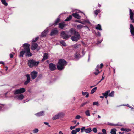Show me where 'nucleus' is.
Masks as SVG:
<instances>
[{
    "label": "nucleus",
    "mask_w": 134,
    "mask_h": 134,
    "mask_svg": "<svg viewBox=\"0 0 134 134\" xmlns=\"http://www.w3.org/2000/svg\"><path fill=\"white\" fill-rule=\"evenodd\" d=\"M60 43L63 46H66V44L64 41V40L60 41Z\"/></svg>",
    "instance_id": "nucleus-26"
},
{
    "label": "nucleus",
    "mask_w": 134,
    "mask_h": 134,
    "mask_svg": "<svg viewBox=\"0 0 134 134\" xmlns=\"http://www.w3.org/2000/svg\"><path fill=\"white\" fill-rule=\"evenodd\" d=\"M103 75H104V74H103V76H102V77L101 79L100 80V81H101L102 80H104V77L103 76Z\"/></svg>",
    "instance_id": "nucleus-58"
},
{
    "label": "nucleus",
    "mask_w": 134,
    "mask_h": 134,
    "mask_svg": "<svg viewBox=\"0 0 134 134\" xmlns=\"http://www.w3.org/2000/svg\"><path fill=\"white\" fill-rule=\"evenodd\" d=\"M0 64H2L3 65H4V63L2 61H1L0 62Z\"/></svg>",
    "instance_id": "nucleus-52"
},
{
    "label": "nucleus",
    "mask_w": 134,
    "mask_h": 134,
    "mask_svg": "<svg viewBox=\"0 0 134 134\" xmlns=\"http://www.w3.org/2000/svg\"><path fill=\"white\" fill-rule=\"evenodd\" d=\"M96 29L99 30H102L100 25L98 24L97 25V26H96L95 27Z\"/></svg>",
    "instance_id": "nucleus-27"
},
{
    "label": "nucleus",
    "mask_w": 134,
    "mask_h": 134,
    "mask_svg": "<svg viewBox=\"0 0 134 134\" xmlns=\"http://www.w3.org/2000/svg\"><path fill=\"white\" fill-rule=\"evenodd\" d=\"M99 104L98 102H94L93 103V105H96L98 106Z\"/></svg>",
    "instance_id": "nucleus-39"
},
{
    "label": "nucleus",
    "mask_w": 134,
    "mask_h": 134,
    "mask_svg": "<svg viewBox=\"0 0 134 134\" xmlns=\"http://www.w3.org/2000/svg\"><path fill=\"white\" fill-rule=\"evenodd\" d=\"M110 92V90H108L105 92V93H102V94L105 97V98H107L108 96V95L109 93Z\"/></svg>",
    "instance_id": "nucleus-21"
},
{
    "label": "nucleus",
    "mask_w": 134,
    "mask_h": 134,
    "mask_svg": "<svg viewBox=\"0 0 134 134\" xmlns=\"http://www.w3.org/2000/svg\"><path fill=\"white\" fill-rule=\"evenodd\" d=\"M104 96H100V98H104Z\"/></svg>",
    "instance_id": "nucleus-61"
},
{
    "label": "nucleus",
    "mask_w": 134,
    "mask_h": 134,
    "mask_svg": "<svg viewBox=\"0 0 134 134\" xmlns=\"http://www.w3.org/2000/svg\"><path fill=\"white\" fill-rule=\"evenodd\" d=\"M85 22L86 23H88L89 24H90V21H88L85 20Z\"/></svg>",
    "instance_id": "nucleus-59"
},
{
    "label": "nucleus",
    "mask_w": 134,
    "mask_h": 134,
    "mask_svg": "<svg viewBox=\"0 0 134 134\" xmlns=\"http://www.w3.org/2000/svg\"><path fill=\"white\" fill-rule=\"evenodd\" d=\"M38 129L36 128L35 129L33 130V132L34 133H37L38 132Z\"/></svg>",
    "instance_id": "nucleus-41"
},
{
    "label": "nucleus",
    "mask_w": 134,
    "mask_h": 134,
    "mask_svg": "<svg viewBox=\"0 0 134 134\" xmlns=\"http://www.w3.org/2000/svg\"><path fill=\"white\" fill-rule=\"evenodd\" d=\"M39 37H37L34 40H33L32 41V42H35L37 40L39 39Z\"/></svg>",
    "instance_id": "nucleus-40"
},
{
    "label": "nucleus",
    "mask_w": 134,
    "mask_h": 134,
    "mask_svg": "<svg viewBox=\"0 0 134 134\" xmlns=\"http://www.w3.org/2000/svg\"><path fill=\"white\" fill-rule=\"evenodd\" d=\"M80 117L81 116H80L78 115L76 116L75 118L77 119H79L80 118Z\"/></svg>",
    "instance_id": "nucleus-49"
},
{
    "label": "nucleus",
    "mask_w": 134,
    "mask_h": 134,
    "mask_svg": "<svg viewBox=\"0 0 134 134\" xmlns=\"http://www.w3.org/2000/svg\"><path fill=\"white\" fill-rule=\"evenodd\" d=\"M103 66V63L100 64V67L98 65L97 66L96 68L95 69L96 72H94V73L95 74V75H97L98 74L100 73V72L99 71V69L100 68V69L102 68Z\"/></svg>",
    "instance_id": "nucleus-7"
},
{
    "label": "nucleus",
    "mask_w": 134,
    "mask_h": 134,
    "mask_svg": "<svg viewBox=\"0 0 134 134\" xmlns=\"http://www.w3.org/2000/svg\"><path fill=\"white\" fill-rule=\"evenodd\" d=\"M76 131L75 130H73L71 131V133L72 134H76Z\"/></svg>",
    "instance_id": "nucleus-42"
},
{
    "label": "nucleus",
    "mask_w": 134,
    "mask_h": 134,
    "mask_svg": "<svg viewBox=\"0 0 134 134\" xmlns=\"http://www.w3.org/2000/svg\"><path fill=\"white\" fill-rule=\"evenodd\" d=\"M1 2L2 4L5 6L8 5V3L6 2L5 0H1Z\"/></svg>",
    "instance_id": "nucleus-25"
},
{
    "label": "nucleus",
    "mask_w": 134,
    "mask_h": 134,
    "mask_svg": "<svg viewBox=\"0 0 134 134\" xmlns=\"http://www.w3.org/2000/svg\"><path fill=\"white\" fill-rule=\"evenodd\" d=\"M43 112H41L39 113H37L36 114V115L38 116H40L42 115L43 114Z\"/></svg>",
    "instance_id": "nucleus-28"
},
{
    "label": "nucleus",
    "mask_w": 134,
    "mask_h": 134,
    "mask_svg": "<svg viewBox=\"0 0 134 134\" xmlns=\"http://www.w3.org/2000/svg\"><path fill=\"white\" fill-rule=\"evenodd\" d=\"M59 134H63L62 132L61 131H60L59 132Z\"/></svg>",
    "instance_id": "nucleus-63"
},
{
    "label": "nucleus",
    "mask_w": 134,
    "mask_h": 134,
    "mask_svg": "<svg viewBox=\"0 0 134 134\" xmlns=\"http://www.w3.org/2000/svg\"><path fill=\"white\" fill-rule=\"evenodd\" d=\"M48 57V55L47 53H44L43 56V58L42 60V61L43 62L46 59H47Z\"/></svg>",
    "instance_id": "nucleus-17"
},
{
    "label": "nucleus",
    "mask_w": 134,
    "mask_h": 134,
    "mask_svg": "<svg viewBox=\"0 0 134 134\" xmlns=\"http://www.w3.org/2000/svg\"><path fill=\"white\" fill-rule=\"evenodd\" d=\"M30 45L27 43H25L23 44L22 47L24 49L20 52V57H23L24 54L25 56L28 57H31L32 55V53L30 52Z\"/></svg>",
    "instance_id": "nucleus-1"
},
{
    "label": "nucleus",
    "mask_w": 134,
    "mask_h": 134,
    "mask_svg": "<svg viewBox=\"0 0 134 134\" xmlns=\"http://www.w3.org/2000/svg\"><path fill=\"white\" fill-rule=\"evenodd\" d=\"M79 53L78 52H76L75 54V58H79Z\"/></svg>",
    "instance_id": "nucleus-36"
},
{
    "label": "nucleus",
    "mask_w": 134,
    "mask_h": 134,
    "mask_svg": "<svg viewBox=\"0 0 134 134\" xmlns=\"http://www.w3.org/2000/svg\"><path fill=\"white\" fill-rule=\"evenodd\" d=\"M72 15L74 17L78 19H80L81 17L79 15V14H77V13H73L72 14Z\"/></svg>",
    "instance_id": "nucleus-20"
},
{
    "label": "nucleus",
    "mask_w": 134,
    "mask_h": 134,
    "mask_svg": "<svg viewBox=\"0 0 134 134\" xmlns=\"http://www.w3.org/2000/svg\"><path fill=\"white\" fill-rule=\"evenodd\" d=\"M65 116V114L63 112H60L55 115L52 118L53 120H56L59 118H63Z\"/></svg>",
    "instance_id": "nucleus-6"
},
{
    "label": "nucleus",
    "mask_w": 134,
    "mask_h": 134,
    "mask_svg": "<svg viewBox=\"0 0 134 134\" xmlns=\"http://www.w3.org/2000/svg\"><path fill=\"white\" fill-rule=\"evenodd\" d=\"M103 134H106V130L105 129H103L102 130Z\"/></svg>",
    "instance_id": "nucleus-43"
},
{
    "label": "nucleus",
    "mask_w": 134,
    "mask_h": 134,
    "mask_svg": "<svg viewBox=\"0 0 134 134\" xmlns=\"http://www.w3.org/2000/svg\"><path fill=\"white\" fill-rule=\"evenodd\" d=\"M58 32V31L57 30V28H55L52 29L50 34L51 36H55L56 35Z\"/></svg>",
    "instance_id": "nucleus-11"
},
{
    "label": "nucleus",
    "mask_w": 134,
    "mask_h": 134,
    "mask_svg": "<svg viewBox=\"0 0 134 134\" xmlns=\"http://www.w3.org/2000/svg\"><path fill=\"white\" fill-rule=\"evenodd\" d=\"M100 12V11L99 10L97 9L94 11V14L96 15H98V14Z\"/></svg>",
    "instance_id": "nucleus-33"
},
{
    "label": "nucleus",
    "mask_w": 134,
    "mask_h": 134,
    "mask_svg": "<svg viewBox=\"0 0 134 134\" xmlns=\"http://www.w3.org/2000/svg\"><path fill=\"white\" fill-rule=\"evenodd\" d=\"M90 101H86V102L83 103L82 104L80 105V107H82L85 105L86 104H88L89 103Z\"/></svg>",
    "instance_id": "nucleus-31"
},
{
    "label": "nucleus",
    "mask_w": 134,
    "mask_h": 134,
    "mask_svg": "<svg viewBox=\"0 0 134 134\" xmlns=\"http://www.w3.org/2000/svg\"><path fill=\"white\" fill-rule=\"evenodd\" d=\"M86 98H87V97H89V93H88L87 92V93L86 94Z\"/></svg>",
    "instance_id": "nucleus-56"
},
{
    "label": "nucleus",
    "mask_w": 134,
    "mask_h": 134,
    "mask_svg": "<svg viewBox=\"0 0 134 134\" xmlns=\"http://www.w3.org/2000/svg\"><path fill=\"white\" fill-rule=\"evenodd\" d=\"M76 31L75 30V29L73 28L69 30V32L72 35H74Z\"/></svg>",
    "instance_id": "nucleus-22"
},
{
    "label": "nucleus",
    "mask_w": 134,
    "mask_h": 134,
    "mask_svg": "<svg viewBox=\"0 0 134 134\" xmlns=\"http://www.w3.org/2000/svg\"><path fill=\"white\" fill-rule=\"evenodd\" d=\"M109 125H110L111 126H118V124H113L112 123H110L109 124Z\"/></svg>",
    "instance_id": "nucleus-47"
},
{
    "label": "nucleus",
    "mask_w": 134,
    "mask_h": 134,
    "mask_svg": "<svg viewBox=\"0 0 134 134\" xmlns=\"http://www.w3.org/2000/svg\"><path fill=\"white\" fill-rule=\"evenodd\" d=\"M47 34V33L45 32H42L41 35V37H43L45 36Z\"/></svg>",
    "instance_id": "nucleus-29"
},
{
    "label": "nucleus",
    "mask_w": 134,
    "mask_h": 134,
    "mask_svg": "<svg viewBox=\"0 0 134 134\" xmlns=\"http://www.w3.org/2000/svg\"><path fill=\"white\" fill-rule=\"evenodd\" d=\"M92 131L91 128H88L85 129V127H83L81 129V133L83 132L84 131H85L86 133H89L91 132Z\"/></svg>",
    "instance_id": "nucleus-8"
},
{
    "label": "nucleus",
    "mask_w": 134,
    "mask_h": 134,
    "mask_svg": "<svg viewBox=\"0 0 134 134\" xmlns=\"http://www.w3.org/2000/svg\"><path fill=\"white\" fill-rule=\"evenodd\" d=\"M96 35L98 36H100V34L99 31H98L96 33Z\"/></svg>",
    "instance_id": "nucleus-45"
},
{
    "label": "nucleus",
    "mask_w": 134,
    "mask_h": 134,
    "mask_svg": "<svg viewBox=\"0 0 134 134\" xmlns=\"http://www.w3.org/2000/svg\"><path fill=\"white\" fill-rule=\"evenodd\" d=\"M86 27L87 28H88V29L89 30V27L87 26H84V27Z\"/></svg>",
    "instance_id": "nucleus-62"
},
{
    "label": "nucleus",
    "mask_w": 134,
    "mask_h": 134,
    "mask_svg": "<svg viewBox=\"0 0 134 134\" xmlns=\"http://www.w3.org/2000/svg\"><path fill=\"white\" fill-rule=\"evenodd\" d=\"M97 89V87H96L92 89L91 90L90 93L91 94H93L96 90Z\"/></svg>",
    "instance_id": "nucleus-24"
},
{
    "label": "nucleus",
    "mask_w": 134,
    "mask_h": 134,
    "mask_svg": "<svg viewBox=\"0 0 134 134\" xmlns=\"http://www.w3.org/2000/svg\"><path fill=\"white\" fill-rule=\"evenodd\" d=\"M60 36L61 38L65 40L68 39L71 36V35H69L66 34L64 31H62L61 32Z\"/></svg>",
    "instance_id": "nucleus-4"
},
{
    "label": "nucleus",
    "mask_w": 134,
    "mask_h": 134,
    "mask_svg": "<svg viewBox=\"0 0 134 134\" xmlns=\"http://www.w3.org/2000/svg\"><path fill=\"white\" fill-rule=\"evenodd\" d=\"M39 61L36 62L33 59L28 60V64L30 68L37 66L39 63Z\"/></svg>",
    "instance_id": "nucleus-3"
},
{
    "label": "nucleus",
    "mask_w": 134,
    "mask_h": 134,
    "mask_svg": "<svg viewBox=\"0 0 134 134\" xmlns=\"http://www.w3.org/2000/svg\"><path fill=\"white\" fill-rule=\"evenodd\" d=\"M72 16L71 15H69L67 17L66 19L65 20V21H69L71 20L72 18Z\"/></svg>",
    "instance_id": "nucleus-23"
},
{
    "label": "nucleus",
    "mask_w": 134,
    "mask_h": 134,
    "mask_svg": "<svg viewBox=\"0 0 134 134\" xmlns=\"http://www.w3.org/2000/svg\"><path fill=\"white\" fill-rule=\"evenodd\" d=\"M130 18L131 20H133L132 21V22L134 23V19H133V17L134 16V13L133 12H132V10H131L130 9Z\"/></svg>",
    "instance_id": "nucleus-16"
},
{
    "label": "nucleus",
    "mask_w": 134,
    "mask_h": 134,
    "mask_svg": "<svg viewBox=\"0 0 134 134\" xmlns=\"http://www.w3.org/2000/svg\"><path fill=\"white\" fill-rule=\"evenodd\" d=\"M121 131H125L126 130V128H122L121 129Z\"/></svg>",
    "instance_id": "nucleus-57"
},
{
    "label": "nucleus",
    "mask_w": 134,
    "mask_h": 134,
    "mask_svg": "<svg viewBox=\"0 0 134 134\" xmlns=\"http://www.w3.org/2000/svg\"><path fill=\"white\" fill-rule=\"evenodd\" d=\"M85 21H83V22H81V23L82 24H85Z\"/></svg>",
    "instance_id": "nucleus-60"
},
{
    "label": "nucleus",
    "mask_w": 134,
    "mask_h": 134,
    "mask_svg": "<svg viewBox=\"0 0 134 134\" xmlns=\"http://www.w3.org/2000/svg\"><path fill=\"white\" fill-rule=\"evenodd\" d=\"M38 45L36 43H32L31 49L33 50H34L36 49L38 47Z\"/></svg>",
    "instance_id": "nucleus-13"
},
{
    "label": "nucleus",
    "mask_w": 134,
    "mask_h": 134,
    "mask_svg": "<svg viewBox=\"0 0 134 134\" xmlns=\"http://www.w3.org/2000/svg\"><path fill=\"white\" fill-rule=\"evenodd\" d=\"M75 127L74 126H71L70 127V129L71 130H72L75 128Z\"/></svg>",
    "instance_id": "nucleus-54"
},
{
    "label": "nucleus",
    "mask_w": 134,
    "mask_h": 134,
    "mask_svg": "<svg viewBox=\"0 0 134 134\" xmlns=\"http://www.w3.org/2000/svg\"><path fill=\"white\" fill-rule=\"evenodd\" d=\"M38 74L37 72L35 71H33L31 74V78L34 79H35L37 76Z\"/></svg>",
    "instance_id": "nucleus-10"
},
{
    "label": "nucleus",
    "mask_w": 134,
    "mask_h": 134,
    "mask_svg": "<svg viewBox=\"0 0 134 134\" xmlns=\"http://www.w3.org/2000/svg\"><path fill=\"white\" fill-rule=\"evenodd\" d=\"M114 92L112 91L111 92L108 94V96L110 97H113L114 96Z\"/></svg>",
    "instance_id": "nucleus-37"
},
{
    "label": "nucleus",
    "mask_w": 134,
    "mask_h": 134,
    "mask_svg": "<svg viewBox=\"0 0 134 134\" xmlns=\"http://www.w3.org/2000/svg\"><path fill=\"white\" fill-rule=\"evenodd\" d=\"M80 130V128H76L75 129V130L77 132H79Z\"/></svg>",
    "instance_id": "nucleus-48"
},
{
    "label": "nucleus",
    "mask_w": 134,
    "mask_h": 134,
    "mask_svg": "<svg viewBox=\"0 0 134 134\" xmlns=\"http://www.w3.org/2000/svg\"><path fill=\"white\" fill-rule=\"evenodd\" d=\"M49 67L51 71H54L57 68L55 65L52 63H50L49 64Z\"/></svg>",
    "instance_id": "nucleus-9"
},
{
    "label": "nucleus",
    "mask_w": 134,
    "mask_h": 134,
    "mask_svg": "<svg viewBox=\"0 0 134 134\" xmlns=\"http://www.w3.org/2000/svg\"><path fill=\"white\" fill-rule=\"evenodd\" d=\"M25 76L27 78V80L24 82V84L27 85L30 82L31 79L29 75L26 74L25 75Z\"/></svg>",
    "instance_id": "nucleus-12"
},
{
    "label": "nucleus",
    "mask_w": 134,
    "mask_h": 134,
    "mask_svg": "<svg viewBox=\"0 0 134 134\" xmlns=\"http://www.w3.org/2000/svg\"><path fill=\"white\" fill-rule=\"evenodd\" d=\"M84 27V26L81 24L78 25H77V27L79 29H81Z\"/></svg>",
    "instance_id": "nucleus-32"
},
{
    "label": "nucleus",
    "mask_w": 134,
    "mask_h": 134,
    "mask_svg": "<svg viewBox=\"0 0 134 134\" xmlns=\"http://www.w3.org/2000/svg\"><path fill=\"white\" fill-rule=\"evenodd\" d=\"M87 93V92H84L83 91L82 92V94L83 96H85L86 95Z\"/></svg>",
    "instance_id": "nucleus-46"
},
{
    "label": "nucleus",
    "mask_w": 134,
    "mask_h": 134,
    "mask_svg": "<svg viewBox=\"0 0 134 134\" xmlns=\"http://www.w3.org/2000/svg\"><path fill=\"white\" fill-rule=\"evenodd\" d=\"M60 19L59 18H57V19L56 20L54 24L55 25H57V24L58 23H59L60 21Z\"/></svg>",
    "instance_id": "nucleus-38"
},
{
    "label": "nucleus",
    "mask_w": 134,
    "mask_h": 134,
    "mask_svg": "<svg viewBox=\"0 0 134 134\" xmlns=\"http://www.w3.org/2000/svg\"><path fill=\"white\" fill-rule=\"evenodd\" d=\"M25 89L24 88H22L15 90L14 91V94L15 95L21 94L25 92Z\"/></svg>",
    "instance_id": "nucleus-5"
},
{
    "label": "nucleus",
    "mask_w": 134,
    "mask_h": 134,
    "mask_svg": "<svg viewBox=\"0 0 134 134\" xmlns=\"http://www.w3.org/2000/svg\"><path fill=\"white\" fill-rule=\"evenodd\" d=\"M130 29L131 34L133 36H134V27L132 24L130 25Z\"/></svg>",
    "instance_id": "nucleus-14"
},
{
    "label": "nucleus",
    "mask_w": 134,
    "mask_h": 134,
    "mask_svg": "<svg viewBox=\"0 0 134 134\" xmlns=\"http://www.w3.org/2000/svg\"><path fill=\"white\" fill-rule=\"evenodd\" d=\"M80 38L76 36H73L71 37V39L73 41L76 42Z\"/></svg>",
    "instance_id": "nucleus-19"
},
{
    "label": "nucleus",
    "mask_w": 134,
    "mask_h": 134,
    "mask_svg": "<svg viewBox=\"0 0 134 134\" xmlns=\"http://www.w3.org/2000/svg\"><path fill=\"white\" fill-rule=\"evenodd\" d=\"M59 27L61 29H63L66 25L64 22H62L59 24Z\"/></svg>",
    "instance_id": "nucleus-15"
},
{
    "label": "nucleus",
    "mask_w": 134,
    "mask_h": 134,
    "mask_svg": "<svg viewBox=\"0 0 134 134\" xmlns=\"http://www.w3.org/2000/svg\"><path fill=\"white\" fill-rule=\"evenodd\" d=\"M131 131V130L130 129H126L125 131L126 132H129Z\"/></svg>",
    "instance_id": "nucleus-53"
},
{
    "label": "nucleus",
    "mask_w": 134,
    "mask_h": 134,
    "mask_svg": "<svg viewBox=\"0 0 134 134\" xmlns=\"http://www.w3.org/2000/svg\"><path fill=\"white\" fill-rule=\"evenodd\" d=\"M44 124L46 125H48L49 127H50V126L49 125V123L48 122H44Z\"/></svg>",
    "instance_id": "nucleus-51"
},
{
    "label": "nucleus",
    "mask_w": 134,
    "mask_h": 134,
    "mask_svg": "<svg viewBox=\"0 0 134 134\" xmlns=\"http://www.w3.org/2000/svg\"><path fill=\"white\" fill-rule=\"evenodd\" d=\"M93 131L95 133H96L97 132V130L96 128H93L92 129Z\"/></svg>",
    "instance_id": "nucleus-44"
},
{
    "label": "nucleus",
    "mask_w": 134,
    "mask_h": 134,
    "mask_svg": "<svg viewBox=\"0 0 134 134\" xmlns=\"http://www.w3.org/2000/svg\"><path fill=\"white\" fill-rule=\"evenodd\" d=\"M10 58H12L13 57V55L12 54H10Z\"/></svg>",
    "instance_id": "nucleus-55"
},
{
    "label": "nucleus",
    "mask_w": 134,
    "mask_h": 134,
    "mask_svg": "<svg viewBox=\"0 0 134 134\" xmlns=\"http://www.w3.org/2000/svg\"><path fill=\"white\" fill-rule=\"evenodd\" d=\"M115 69H113V72L114 73V74L115 73Z\"/></svg>",
    "instance_id": "nucleus-64"
},
{
    "label": "nucleus",
    "mask_w": 134,
    "mask_h": 134,
    "mask_svg": "<svg viewBox=\"0 0 134 134\" xmlns=\"http://www.w3.org/2000/svg\"><path fill=\"white\" fill-rule=\"evenodd\" d=\"M110 133L111 134H116V129H112Z\"/></svg>",
    "instance_id": "nucleus-30"
},
{
    "label": "nucleus",
    "mask_w": 134,
    "mask_h": 134,
    "mask_svg": "<svg viewBox=\"0 0 134 134\" xmlns=\"http://www.w3.org/2000/svg\"><path fill=\"white\" fill-rule=\"evenodd\" d=\"M75 22H79L80 23H81V21L78 20H75Z\"/></svg>",
    "instance_id": "nucleus-50"
},
{
    "label": "nucleus",
    "mask_w": 134,
    "mask_h": 134,
    "mask_svg": "<svg viewBox=\"0 0 134 134\" xmlns=\"http://www.w3.org/2000/svg\"><path fill=\"white\" fill-rule=\"evenodd\" d=\"M74 35L77 37H79L80 38V35L79 33V32L77 31H76V32L75 33V34H74Z\"/></svg>",
    "instance_id": "nucleus-35"
},
{
    "label": "nucleus",
    "mask_w": 134,
    "mask_h": 134,
    "mask_svg": "<svg viewBox=\"0 0 134 134\" xmlns=\"http://www.w3.org/2000/svg\"><path fill=\"white\" fill-rule=\"evenodd\" d=\"M15 98H17L18 99L21 100L24 98V96L22 94H20L19 95L15 96Z\"/></svg>",
    "instance_id": "nucleus-18"
},
{
    "label": "nucleus",
    "mask_w": 134,
    "mask_h": 134,
    "mask_svg": "<svg viewBox=\"0 0 134 134\" xmlns=\"http://www.w3.org/2000/svg\"><path fill=\"white\" fill-rule=\"evenodd\" d=\"M85 114L87 116H90V111L89 110H87L85 112Z\"/></svg>",
    "instance_id": "nucleus-34"
},
{
    "label": "nucleus",
    "mask_w": 134,
    "mask_h": 134,
    "mask_svg": "<svg viewBox=\"0 0 134 134\" xmlns=\"http://www.w3.org/2000/svg\"><path fill=\"white\" fill-rule=\"evenodd\" d=\"M67 62L64 59H61L59 60L58 63L56 64L58 70L61 71L64 69L65 66L67 64Z\"/></svg>",
    "instance_id": "nucleus-2"
}]
</instances>
